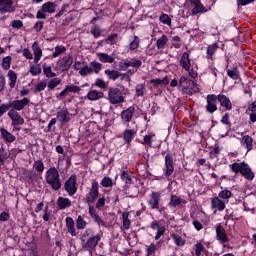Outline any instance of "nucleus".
<instances>
[{
    "label": "nucleus",
    "instance_id": "obj_1",
    "mask_svg": "<svg viewBox=\"0 0 256 256\" xmlns=\"http://www.w3.org/2000/svg\"><path fill=\"white\" fill-rule=\"evenodd\" d=\"M129 93V90L121 85L117 84L115 87H111L108 90V101L112 105H119V103H125V95Z\"/></svg>",
    "mask_w": 256,
    "mask_h": 256
},
{
    "label": "nucleus",
    "instance_id": "obj_2",
    "mask_svg": "<svg viewBox=\"0 0 256 256\" xmlns=\"http://www.w3.org/2000/svg\"><path fill=\"white\" fill-rule=\"evenodd\" d=\"M229 168L235 175H239L240 173V175L244 177V179H247V181H253L255 179V172H253L251 166L245 162H234L229 165Z\"/></svg>",
    "mask_w": 256,
    "mask_h": 256
},
{
    "label": "nucleus",
    "instance_id": "obj_3",
    "mask_svg": "<svg viewBox=\"0 0 256 256\" xmlns=\"http://www.w3.org/2000/svg\"><path fill=\"white\" fill-rule=\"evenodd\" d=\"M178 89L184 95L188 96L195 95V93H199V91H201L199 89V84L195 83V81L189 79L187 76L180 77Z\"/></svg>",
    "mask_w": 256,
    "mask_h": 256
},
{
    "label": "nucleus",
    "instance_id": "obj_4",
    "mask_svg": "<svg viewBox=\"0 0 256 256\" xmlns=\"http://www.w3.org/2000/svg\"><path fill=\"white\" fill-rule=\"evenodd\" d=\"M46 183L50 185L53 191H59L61 189V178L59 176V170L55 167H51L45 174Z\"/></svg>",
    "mask_w": 256,
    "mask_h": 256
},
{
    "label": "nucleus",
    "instance_id": "obj_5",
    "mask_svg": "<svg viewBox=\"0 0 256 256\" xmlns=\"http://www.w3.org/2000/svg\"><path fill=\"white\" fill-rule=\"evenodd\" d=\"M97 199H99V182L97 180H93L88 193L85 195L84 201L88 205H93Z\"/></svg>",
    "mask_w": 256,
    "mask_h": 256
},
{
    "label": "nucleus",
    "instance_id": "obj_6",
    "mask_svg": "<svg viewBox=\"0 0 256 256\" xmlns=\"http://www.w3.org/2000/svg\"><path fill=\"white\" fill-rule=\"evenodd\" d=\"M81 241L83 251H88L90 255H93V251L97 249V245H99V241H101V235L97 234L89 237L86 242L85 239H81Z\"/></svg>",
    "mask_w": 256,
    "mask_h": 256
},
{
    "label": "nucleus",
    "instance_id": "obj_7",
    "mask_svg": "<svg viewBox=\"0 0 256 256\" xmlns=\"http://www.w3.org/2000/svg\"><path fill=\"white\" fill-rule=\"evenodd\" d=\"M216 241L222 245L223 249H226L227 243H229V237L227 236V231L221 225V223L216 224Z\"/></svg>",
    "mask_w": 256,
    "mask_h": 256
},
{
    "label": "nucleus",
    "instance_id": "obj_8",
    "mask_svg": "<svg viewBox=\"0 0 256 256\" xmlns=\"http://www.w3.org/2000/svg\"><path fill=\"white\" fill-rule=\"evenodd\" d=\"M77 189V175L72 174L64 183V191L69 197H73L77 193Z\"/></svg>",
    "mask_w": 256,
    "mask_h": 256
},
{
    "label": "nucleus",
    "instance_id": "obj_9",
    "mask_svg": "<svg viewBox=\"0 0 256 256\" xmlns=\"http://www.w3.org/2000/svg\"><path fill=\"white\" fill-rule=\"evenodd\" d=\"M173 171H175L173 154L168 153L165 156V164L163 168L164 177H171L173 175Z\"/></svg>",
    "mask_w": 256,
    "mask_h": 256
},
{
    "label": "nucleus",
    "instance_id": "obj_10",
    "mask_svg": "<svg viewBox=\"0 0 256 256\" xmlns=\"http://www.w3.org/2000/svg\"><path fill=\"white\" fill-rule=\"evenodd\" d=\"M162 194L159 191H152L150 194V198L148 200V205L150 209H159L161 207V203H163V199L161 198Z\"/></svg>",
    "mask_w": 256,
    "mask_h": 256
},
{
    "label": "nucleus",
    "instance_id": "obj_11",
    "mask_svg": "<svg viewBox=\"0 0 256 256\" xmlns=\"http://www.w3.org/2000/svg\"><path fill=\"white\" fill-rule=\"evenodd\" d=\"M30 100L27 97L22 98L21 100H12L8 102V107L10 110L14 111H23L27 105H29Z\"/></svg>",
    "mask_w": 256,
    "mask_h": 256
},
{
    "label": "nucleus",
    "instance_id": "obj_12",
    "mask_svg": "<svg viewBox=\"0 0 256 256\" xmlns=\"http://www.w3.org/2000/svg\"><path fill=\"white\" fill-rule=\"evenodd\" d=\"M143 65L141 60H137V58H132L131 60H126L124 62H119L118 66L120 67L121 71H127L129 67H133V69H139Z\"/></svg>",
    "mask_w": 256,
    "mask_h": 256
},
{
    "label": "nucleus",
    "instance_id": "obj_13",
    "mask_svg": "<svg viewBox=\"0 0 256 256\" xmlns=\"http://www.w3.org/2000/svg\"><path fill=\"white\" fill-rule=\"evenodd\" d=\"M206 101H207V104H206V111L207 113H215V111H217V101L218 100V96L215 95V94H208L206 96Z\"/></svg>",
    "mask_w": 256,
    "mask_h": 256
},
{
    "label": "nucleus",
    "instance_id": "obj_14",
    "mask_svg": "<svg viewBox=\"0 0 256 256\" xmlns=\"http://www.w3.org/2000/svg\"><path fill=\"white\" fill-rule=\"evenodd\" d=\"M133 115H135V106H130L126 110H123L120 114L123 125L129 127V123H131Z\"/></svg>",
    "mask_w": 256,
    "mask_h": 256
},
{
    "label": "nucleus",
    "instance_id": "obj_15",
    "mask_svg": "<svg viewBox=\"0 0 256 256\" xmlns=\"http://www.w3.org/2000/svg\"><path fill=\"white\" fill-rule=\"evenodd\" d=\"M88 213L91 219H93L94 223H97L99 227H105V222L103 218L99 216V214L97 213V208H95L93 204H88Z\"/></svg>",
    "mask_w": 256,
    "mask_h": 256
},
{
    "label": "nucleus",
    "instance_id": "obj_16",
    "mask_svg": "<svg viewBox=\"0 0 256 256\" xmlns=\"http://www.w3.org/2000/svg\"><path fill=\"white\" fill-rule=\"evenodd\" d=\"M15 6L13 5V0H0V14L5 15V13H15Z\"/></svg>",
    "mask_w": 256,
    "mask_h": 256
},
{
    "label": "nucleus",
    "instance_id": "obj_17",
    "mask_svg": "<svg viewBox=\"0 0 256 256\" xmlns=\"http://www.w3.org/2000/svg\"><path fill=\"white\" fill-rule=\"evenodd\" d=\"M191 5H194L192 9V15H199L203 13H207V8L203 6L201 0H189Z\"/></svg>",
    "mask_w": 256,
    "mask_h": 256
},
{
    "label": "nucleus",
    "instance_id": "obj_18",
    "mask_svg": "<svg viewBox=\"0 0 256 256\" xmlns=\"http://www.w3.org/2000/svg\"><path fill=\"white\" fill-rule=\"evenodd\" d=\"M8 117L11 119L14 127L17 125H23L25 123V119H23V117H21L17 111L9 110Z\"/></svg>",
    "mask_w": 256,
    "mask_h": 256
},
{
    "label": "nucleus",
    "instance_id": "obj_19",
    "mask_svg": "<svg viewBox=\"0 0 256 256\" xmlns=\"http://www.w3.org/2000/svg\"><path fill=\"white\" fill-rule=\"evenodd\" d=\"M56 117L60 123L63 125L65 123H69L71 121V113H69V110L67 108H62L59 110L56 114Z\"/></svg>",
    "mask_w": 256,
    "mask_h": 256
},
{
    "label": "nucleus",
    "instance_id": "obj_20",
    "mask_svg": "<svg viewBox=\"0 0 256 256\" xmlns=\"http://www.w3.org/2000/svg\"><path fill=\"white\" fill-rule=\"evenodd\" d=\"M217 97L218 103H220V106H222L225 111H231V109H233V103H231L229 97H227L225 94H219Z\"/></svg>",
    "mask_w": 256,
    "mask_h": 256
},
{
    "label": "nucleus",
    "instance_id": "obj_21",
    "mask_svg": "<svg viewBox=\"0 0 256 256\" xmlns=\"http://www.w3.org/2000/svg\"><path fill=\"white\" fill-rule=\"evenodd\" d=\"M81 91V87L77 85H67L65 89H63L59 94L56 95L57 99H60V97H66L67 93H79Z\"/></svg>",
    "mask_w": 256,
    "mask_h": 256
},
{
    "label": "nucleus",
    "instance_id": "obj_22",
    "mask_svg": "<svg viewBox=\"0 0 256 256\" xmlns=\"http://www.w3.org/2000/svg\"><path fill=\"white\" fill-rule=\"evenodd\" d=\"M135 135H137V128L126 129L123 131V140L126 145H131V141L135 139Z\"/></svg>",
    "mask_w": 256,
    "mask_h": 256
},
{
    "label": "nucleus",
    "instance_id": "obj_23",
    "mask_svg": "<svg viewBox=\"0 0 256 256\" xmlns=\"http://www.w3.org/2000/svg\"><path fill=\"white\" fill-rule=\"evenodd\" d=\"M59 65L61 71H69L71 69V65H73V56H63Z\"/></svg>",
    "mask_w": 256,
    "mask_h": 256
},
{
    "label": "nucleus",
    "instance_id": "obj_24",
    "mask_svg": "<svg viewBox=\"0 0 256 256\" xmlns=\"http://www.w3.org/2000/svg\"><path fill=\"white\" fill-rule=\"evenodd\" d=\"M32 50L34 54V63H39L41 57H43V50L41 49V46H39V42L35 41L33 43Z\"/></svg>",
    "mask_w": 256,
    "mask_h": 256
},
{
    "label": "nucleus",
    "instance_id": "obj_25",
    "mask_svg": "<svg viewBox=\"0 0 256 256\" xmlns=\"http://www.w3.org/2000/svg\"><path fill=\"white\" fill-rule=\"evenodd\" d=\"M240 143L243 147H245V149H247V153H249V151H253V137L244 135L240 139Z\"/></svg>",
    "mask_w": 256,
    "mask_h": 256
},
{
    "label": "nucleus",
    "instance_id": "obj_26",
    "mask_svg": "<svg viewBox=\"0 0 256 256\" xmlns=\"http://www.w3.org/2000/svg\"><path fill=\"white\" fill-rule=\"evenodd\" d=\"M104 73L108 77L109 81H117L119 77H125V74L117 70L106 69Z\"/></svg>",
    "mask_w": 256,
    "mask_h": 256
},
{
    "label": "nucleus",
    "instance_id": "obj_27",
    "mask_svg": "<svg viewBox=\"0 0 256 256\" xmlns=\"http://www.w3.org/2000/svg\"><path fill=\"white\" fill-rule=\"evenodd\" d=\"M225 201L219 199V197H214L211 200V208L218 209L219 211H225Z\"/></svg>",
    "mask_w": 256,
    "mask_h": 256
},
{
    "label": "nucleus",
    "instance_id": "obj_28",
    "mask_svg": "<svg viewBox=\"0 0 256 256\" xmlns=\"http://www.w3.org/2000/svg\"><path fill=\"white\" fill-rule=\"evenodd\" d=\"M180 65L185 71L191 69V59L189 58V53L184 52L180 59Z\"/></svg>",
    "mask_w": 256,
    "mask_h": 256
},
{
    "label": "nucleus",
    "instance_id": "obj_29",
    "mask_svg": "<svg viewBox=\"0 0 256 256\" xmlns=\"http://www.w3.org/2000/svg\"><path fill=\"white\" fill-rule=\"evenodd\" d=\"M56 203L61 210L69 209V207H71V200L63 196L58 197Z\"/></svg>",
    "mask_w": 256,
    "mask_h": 256
},
{
    "label": "nucleus",
    "instance_id": "obj_30",
    "mask_svg": "<svg viewBox=\"0 0 256 256\" xmlns=\"http://www.w3.org/2000/svg\"><path fill=\"white\" fill-rule=\"evenodd\" d=\"M0 133H1L2 139H4V141H6V143H13V142H15V139H16L15 135H13L7 129L1 128L0 129Z\"/></svg>",
    "mask_w": 256,
    "mask_h": 256
},
{
    "label": "nucleus",
    "instance_id": "obj_31",
    "mask_svg": "<svg viewBox=\"0 0 256 256\" xmlns=\"http://www.w3.org/2000/svg\"><path fill=\"white\" fill-rule=\"evenodd\" d=\"M217 49H219V44L217 42L208 45L206 50L207 59H213V56L217 53Z\"/></svg>",
    "mask_w": 256,
    "mask_h": 256
},
{
    "label": "nucleus",
    "instance_id": "obj_32",
    "mask_svg": "<svg viewBox=\"0 0 256 256\" xmlns=\"http://www.w3.org/2000/svg\"><path fill=\"white\" fill-rule=\"evenodd\" d=\"M7 77H8V85L10 87V89H15V85H17V74L15 71L13 70H9L7 73Z\"/></svg>",
    "mask_w": 256,
    "mask_h": 256
},
{
    "label": "nucleus",
    "instance_id": "obj_33",
    "mask_svg": "<svg viewBox=\"0 0 256 256\" xmlns=\"http://www.w3.org/2000/svg\"><path fill=\"white\" fill-rule=\"evenodd\" d=\"M89 101H98V99H103L105 94L97 90H90L87 94Z\"/></svg>",
    "mask_w": 256,
    "mask_h": 256
},
{
    "label": "nucleus",
    "instance_id": "obj_34",
    "mask_svg": "<svg viewBox=\"0 0 256 256\" xmlns=\"http://www.w3.org/2000/svg\"><path fill=\"white\" fill-rule=\"evenodd\" d=\"M43 73L48 79H53L54 77H57V74L53 72V67L51 65H47V63L43 64Z\"/></svg>",
    "mask_w": 256,
    "mask_h": 256
},
{
    "label": "nucleus",
    "instance_id": "obj_35",
    "mask_svg": "<svg viewBox=\"0 0 256 256\" xmlns=\"http://www.w3.org/2000/svg\"><path fill=\"white\" fill-rule=\"evenodd\" d=\"M97 57L99 59V61H101V63H114L115 62V58H113V56L107 54V53H97Z\"/></svg>",
    "mask_w": 256,
    "mask_h": 256
},
{
    "label": "nucleus",
    "instance_id": "obj_36",
    "mask_svg": "<svg viewBox=\"0 0 256 256\" xmlns=\"http://www.w3.org/2000/svg\"><path fill=\"white\" fill-rule=\"evenodd\" d=\"M227 75L230 79H233V81H237L239 77H241L239 68L237 66L233 67L232 69H228Z\"/></svg>",
    "mask_w": 256,
    "mask_h": 256
},
{
    "label": "nucleus",
    "instance_id": "obj_37",
    "mask_svg": "<svg viewBox=\"0 0 256 256\" xmlns=\"http://www.w3.org/2000/svg\"><path fill=\"white\" fill-rule=\"evenodd\" d=\"M220 123H222V125H226L227 132L225 134V137H227L229 135V131H231V120L229 118V113L224 114V116L220 120Z\"/></svg>",
    "mask_w": 256,
    "mask_h": 256
},
{
    "label": "nucleus",
    "instance_id": "obj_38",
    "mask_svg": "<svg viewBox=\"0 0 256 256\" xmlns=\"http://www.w3.org/2000/svg\"><path fill=\"white\" fill-rule=\"evenodd\" d=\"M94 87H98L102 91H107L109 89V82H105L103 78H97L94 82Z\"/></svg>",
    "mask_w": 256,
    "mask_h": 256
},
{
    "label": "nucleus",
    "instance_id": "obj_39",
    "mask_svg": "<svg viewBox=\"0 0 256 256\" xmlns=\"http://www.w3.org/2000/svg\"><path fill=\"white\" fill-rule=\"evenodd\" d=\"M42 10L46 13H55V9L57 8V4L53 2H46L41 6Z\"/></svg>",
    "mask_w": 256,
    "mask_h": 256
},
{
    "label": "nucleus",
    "instance_id": "obj_40",
    "mask_svg": "<svg viewBox=\"0 0 256 256\" xmlns=\"http://www.w3.org/2000/svg\"><path fill=\"white\" fill-rule=\"evenodd\" d=\"M120 179L121 181H124L126 185H133V178L131 177L127 170L121 172Z\"/></svg>",
    "mask_w": 256,
    "mask_h": 256
},
{
    "label": "nucleus",
    "instance_id": "obj_41",
    "mask_svg": "<svg viewBox=\"0 0 256 256\" xmlns=\"http://www.w3.org/2000/svg\"><path fill=\"white\" fill-rule=\"evenodd\" d=\"M61 85V78H52L48 81L47 88L48 91H53L56 87H59Z\"/></svg>",
    "mask_w": 256,
    "mask_h": 256
},
{
    "label": "nucleus",
    "instance_id": "obj_42",
    "mask_svg": "<svg viewBox=\"0 0 256 256\" xmlns=\"http://www.w3.org/2000/svg\"><path fill=\"white\" fill-rule=\"evenodd\" d=\"M119 39V35L117 33H113L107 36L106 39H104V43L106 45H117V40Z\"/></svg>",
    "mask_w": 256,
    "mask_h": 256
},
{
    "label": "nucleus",
    "instance_id": "obj_43",
    "mask_svg": "<svg viewBox=\"0 0 256 256\" xmlns=\"http://www.w3.org/2000/svg\"><path fill=\"white\" fill-rule=\"evenodd\" d=\"M9 159V153H7V150H5V147L3 144H1L0 147V167L1 165H5V161Z\"/></svg>",
    "mask_w": 256,
    "mask_h": 256
},
{
    "label": "nucleus",
    "instance_id": "obj_44",
    "mask_svg": "<svg viewBox=\"0 0 256 256\" xmlns=\"http://www.w3.org/2000/svg\"><path fill=\"white\" fill-rule=\"evenodd\" d=\"M231 197H233V193L228 189L221 190L218 193V198L223 199L224 201H229V199H231Z\"/></svg>",
    "mask_w": 256,
    "mask_h": 256
},
{
    "label": "nucleus",
    "instance_id": "obj_45",
    "mask_svg": "<svg viewBox=\"0 0 256 256\" xmlns=\"http://www.w3.org/2000/svg\"><path fill=\"white\" fill-rule=\"evenodd\" d=\"M167 41H169V38L167 35L163 34L156 42L157 49H165V45H167Z\"/></svg>",
    "mask_w": 256,
    "mask_h": 256
},
{
    "label": "nucleus",
    "instance_id": "obj_46",
    "mask_svg": "<svg viewBox=\"0 0 256 256\" xmlns=\"http://www.w3.org/2000/svg\"><path fill=\"white\" fill-rule=\"evenodd\" d=\"M86 227H87V221L83 219V216L79 215L76 219V228L78 229V231H81L83 229H86Z\"/></svg>",
    "mask_w": 256,
    "mask_h": 256
},
{
    "label": "nucleus",
    "instance_id": "obj_47",
    "mask_svg": "<svg viewBox=\"0 0 256 256\" xmlns=\"http://www.w3.org/2000/svg\"><path fill=\"white\" fill-rule=\"evenodd\" d=\"M100 185H102L105 189H109V188L113 187V178H111L109 176H105L101 180Z\"/></svg>",
    "mask_w": 256,
    "mask_h": 256
},
{
    "label": "nucleus",
    "instance_id": "obj_48",
    "mask_svg": "<svg viewBox=\"0 0 256 256\" xmlns=\"http://www.w3.org/2000/svg\"><path fill=\"white\" fill-rule=\"evenodd\" d=\"M171 238L177 247H183V245H185V239H183L179 234H171Z\"/></svg>",
    "mask_w": 256,
    "mask_h": 256
},
{
    "label": "nucleus",
    "instance_id": "obj_49",
    "mask_svg": "<svg viewBox=\"0 0 256 256\" xmlns=\"http://www.w3.org/2000/svg\"><path fill=\"white\" fill-rule=\"evenodd\" d=\"M11 61H13L11 56H6L2 59V69H4V71L11 69Z\"/></svg>",
    "mask_w": 256,
    "mask_h": 256
},
{
    "label": "nucleus",
    "instance_id": "obj_50",
    "mask_svg": "<svg viewBox=\"0 0 256 256\" xmlns=\"http://www.w3.org/2000/svg\"><path fill=\"white\" fill-rule=\"evenodd\" d=\"M153 137H155V134H148L143 137V141L140 143L142 145H146L147 147H152L153 145Z\"/></svg>",
    "mask_w": 256,
    "mask_h": 256
},
{
    "label": "nucleus",
    "instance_id": "obj_51",
    "mask_svg": "<svg viewBox=\"0 0 256 256\" xmlns=\"http://www.w3.org/2000/svg\"><path fill=\"white\" fill-rule=\"evenodd\" d=\"M141 40L138 38V36H134L133 41L129 43L130 51H137L139 49V43Z\"/></svg>",
    "mask_w": 256,
    "mask_h": 256
},
{
    "label": "nucleus",
    "instance_id": "obj_52",
    "mask_svg": "<svg viewBox=\"0 0 256 256\" xmlns=\"http://www.w3.org/2000/svg\"><path fill=\"white\" fill-rule=\"evenodd\" d=\"M126 195H129L130 199L138 197L139 196V187H137V186L130 187L128 192H126Z\"/></svg>",
    "mask_w": 256,
    "mask_h": 256
},
{
    "label": "nucleus",
    "instance_id": "obj_53",
    "mask_svg": "<svg viewBox=\"0 0 256 256\" xmlns=\"http://www.w3.org/2000/svg\"><path fill=\"white\" fill-rule=\"evenodd\" d=\"M90 33H91V35H93L94 39H99V37H101V34L103 33V31H101V29L99 28L98 25H94V26H92Z\"/></svg>",
    "mask_w": 256,
    "mask_h": 256
},
{
    "label": "nucleus",
    "instance_id": "obj_54",
    "mask_svg": "<svg viewBox=\"0 0 256 256\" xmlns=\"http://www.w3.org/2000/svg\"><path fill=\"white\" fill-rule=\"evenodd\" d=\"M179 205H181V198H179V196L177 195H172L169 202V206L175 208L179 207Z\"/></svg>",
    "mask_w": 256,
    "mask_h": 256
},
{
    "label": "nucleus",
    "instance_id": "obj_55",
    "mask_svg": "<svg viewBox=\"0 0 256 256\" xmlns=\"http://www.w3.org/2000/svg\"><path fill=\"white\" fill-rule=\"evenodd\" d=\"M33 167L38 173H43V171H45V164L43 163V160H36Z\"/></svg>",
    "mask_w": 256,
    "mask_h": 256
},
{
    "label": "nucleus",
    "instance_id": "obj_56",
    "mask_svg": "<svg viewBox=\"0 0 256 256\" xmlns=\"http://www.w3.org/2000/svg\"><path fill=\"white\" fill-rule=\"evenodd\" d=\"M145 91H146L145 85L143 84L136 85V88H135L136 97H143V95H145Z\"/></svg>",
    "mask_w": 256,
    "mask_h": 256
},
{
    "label": "nucleus",
    "instance_id": "obj_57",
    "mask_svg": "<svg viewBox=\"0 0 256 256\" xmlns=\"http://www.w3.org/2000/svg\"><path fill=\"white\" fill-rule=\"evenodd\" d=\"M90 73H93V68L87 65H84L79 71V75H81V77H87V75H90Z\"/></svg>",
    "mask_w": 256,
    "mask_h": 256
},
{
    "label": "nucleus",
    "instance_id": "obj_58",
    "mask_svg": "<svg viewBox=\"0 0 256 256\" xmlns=\"http://www.w3.org/2000/svg\"><path fill=\"white\" fill-rule=\"evenodd\" d=\"M46 88H47V81L42 80L35 85V93H41V91H45Z\"/></svg>",
    "mask_w": 256,
    "mask_h": 256
},
{
    "label": "nucleus",
    "instance_id": "obj_59",
    "mask_svg": "<svg viewBox=\"0 0 256 256\" xmlns=\"http://www.w3.org/2000/svg\"><path fill=\"white\" fill-rule=\"evenodd\" d=\"M91 65V69H93V73L99 74V72L101 71L103 64H101L100 62L97 61H92L90 63Z\"/></svg>",
    "mask_w": 256,
    "mask_h": 256
},
{
    "label": "nucleus",
    "instance_id": "obj_60",
    "mask_svg": "<svg viewBox=\"0 0 256 256\" xmlns=\"http://www.w3.org/2000/svg\"><path fill=\"white\" fill-rule=\"evenodd\" d=\"M30 73H31L32 77H37V75H41V66L31 65L30 66Z\"/></svg>",
    "mask_w": 256,
    "mask_h": 256
},
{
    "label": "nucleus",
    "instance_id": "obj_61",
    "mask_svg": "<svg viewBox=\"0 0 256 256\" xmlns=\"http://www.w3.org/2000/svg\"><path fill=\"white\" fill-rule=\"evenodd\" d=\"M105 201H106L105 196L98 198L95 203V209H98L99 211H101V209L105 207Z\"/></svg>",
    "mask_w": 256,
    "mask_h": 256
},
{
    "label": "nucleus",
    "instance_id": "obj_62",
    "mask_svg": "<svg viewBox=\"0 0 256 256\" xmlns=\"http://www.w3.org/2000/svg\"><path fill=\"white\" fill-rule=\"evenodd\" d=\"M160 23H163V25L171 26V17H169L168 14H162L159 18Z\"/></svg>",
    "mask_w": 256,
    "mask_h": 256
},
{
    "label": "nucleus",
    "instance_id": "obj_63",
    "mask_svg": "<svg viewBox=\"0 0 256 256\" xmlns=\"http://www.w3.org/2000/svg\"><path fill=\"white\" fill-rule=\"evenodd\" d=\"M194 249H195V255L201 256V254L204 253L205 251V246H203V244L198 242L194 245Z\"/></svg>",
    "mask_w": 256,
    "mask_h": 256
},
{
    "label": "nucleus",
    "instance_id": "obj_64",
    "mask_svg": "<svg viewBox=\"0 0 256 256\" xmlns=\"http://www.w3.org/2000/svg\"><path fill=\"white\" fill-rule=\"evenodd\" d=\"M219 153H221L219 145H215V147L209 152V159H217V155H219Z\"/></svg>",
    "mask_w": 256,
    "mask_h": 256
}]
</instances>
